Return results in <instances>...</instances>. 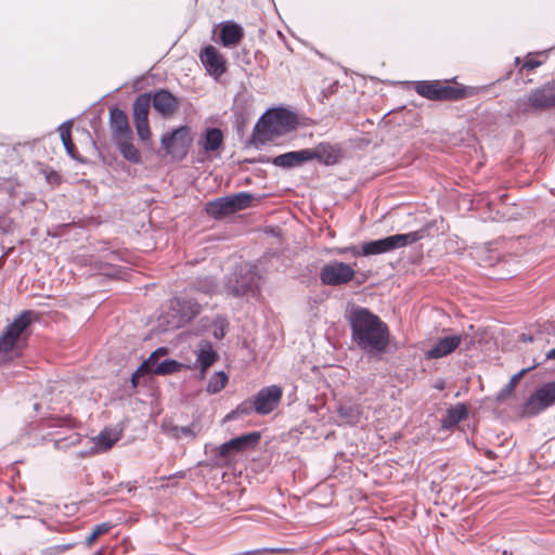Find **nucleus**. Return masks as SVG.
Instances as JSON below:
<instances>
[{"label": "nucleus", "instance_id": "nucleus-10", "mask_svg": "<svg viewBox=\"0 0 555 555\" xmlns=\"http://www.w3.org/2000/svg\"><path fill=\"white\" fill-rule=\"evenodd\" d=\"M162 147L167 154L184 157L191 143L190 129L188 126H180L170 132L165 133L160 140Z\"/></svg>", "mask_w": 555, "mask_h": 555}, {"label": "nucleus", "instance_id": "nucleus-45", "mask_svg": "<svg viewBox=\"0 0 555 555\" xmlns=\"http://www.w3.org/2000/svg\"><path fill=\"white\" fill-rule=\"evenodd\" d=\"M545 359L546 360H555V347L546 352Z\"/></svg>", "mask_w": 555, "mask_h": 555}, {"label": "nucleus", "instance_id": "nucleus-26", "mask_svg": "<svg viewBox=\"0 0 555 555\" xmlns=\"http://www.w3.org/2000/svg\"><path fill=\"white\" fill-rule=\"evenodd\" d=\"M72 120H66L63 124L59 126V132L62 140V143L64 145V149L66 153L72 157L76 158V146L72 141Z\"/></svg>", "mask_w": 555, "mask_h": 555}, {"label": "nucleus", "instance_id": "nucleus-24", "mask_svg": "<svg viewBox=\"0 0 555 555\" xmlns=\"http://www.w3.org/2000/svg\"><path fill=\"white\" fill-rule=\"evenodd\" d=\"M31 322V311L25 310L21 312L14 320L8 324L5 332L18 338L22 333L29 326Z\"/></svg>", "mask_w": 555, "mask_h": 555}, {"label": "nucleus", "instance_id": "nucleus-39", "mask_svg": "<svg viewBox=\"0 0 555 555\" xmlns=\"http://www.w3.org/2000/svg\"><path fill=\"white\" fill-rule=\"evenodd\" d=\"M177 305L182 307V305H188L189 309H190V314L186 315L189 319H191L192 317H194L195 314L198 313L199 311V305L193 300V299H190V300H186V301H181L180 299L177 300Z\"/></svg>", "mask_w": 555, "mask_h": 555}, {"label": "nucleus", "instance_id": "nucleus-38", "mask_svg": "<svg viewBox=\"0 0 555 555\" xmlns=\"http://www.w3.org/2000/svg\"><path fill=\"white\" fill-rule=\"evenodd\" d=\"M134 126L139 138L147 141L151 137L149 120H134Z\"/></svg>", "mask_w": 555, "mask_h": 555}, {"label": "nucleus", "instance_id": "nucleus-4", "mask_svg": "<svg viewBox=\"0 0 555 555\" xmlns=\"http://www.w3.org/2000/svg\"><path fill=\"white\" fill-rule=\"evenodd\" d=\"M555 107V79L518 98L513 107L516 115L540 112Z\"/></svg>", "mask_w": 555, "mask_h": 555}, {"label": "nucleus", "instance_id": "nucleus-50", "mask_svg": "<svg viewBox=\"0 0 555 555\" xmlns=\"http://www.w3.org/2000/svg\"><path fill=\"white\" fill-rule=\"evenodd\" d=\"M215 336H216L217 338L222 337V336H223V332H222V331H220V332H216V333H215Z\"/></svg>", "mask_w": 555, "mask_h": 555}, {"label": "nucleus", "instance_id": "nucleus-27", "mask_svg": "<svg viewBox=\"0 0 555 555\" xmlns=\"http://www.w3.org/2000/svg\"><path fill=\"white\" fill-rule=\"evenodd\" d=\"M151 106V96L147 93L140 94L133 103V119L149 120V111Z\"/></svg>", "mask_w": 555, "mask_h": 555}, {"label": "nucleus", "instance_id": "nucleus-49", "mask_svg": "<svg viewBox=\"0 0 555 555\" xmlns=\"http://www.w3.org/2000/svg\"><path fill=\"white\" fill-rule=\"evenodd\" d=\"M215 336H216L217 338L222 337V336H223V332H222V331H220V332H216V333H215Z\"/></svg>", "mask_w": 555, "mask_h": 555}, {"label": "nucleus", "instance_id": "nucleus-54", "mask_svg": "<svg viewBox=\"0 0 555 555\" xmlns=\"http://www.w3.org/2000/svg\"><path fill=\"white\" fill-rule=\"evenodd\" d=\"M101 554H102L101 551L95 552V555H101Z\"/></svg>", "mask_w": 555, "mask_h": 555}, {"label": "nucleus", "instance_id": "nucleus-52", "mask_svg": "<svg viewBox=\"0 0 555 555\" xmlns=\"http://www.w3.org/2000/svg\"><path fill=\"white\" fill-rule=\"evenodd\" d=\"M352 416H353V414H352V410H351V409H349V414H348L349 420H350Z\"/></svg>", "mask_w": 555, "mask_h": 555}, {"label": "nucleus", "instance_id": "nucleus-33", "mask_svg": "<svg viewBox=\"0 0 555 555\" xmlns=\"http://www.w3.org/2000/svg\"><path fill=\"white\" fill-rule=\"evenodd\" d=\"M253 412H256L254 400H245L242 403H240L235 410L231 411L225 416V420H235L241 415H248Z\"/></svg>", "mask_w": 555, "mask_h": 555}, {"label": "nucleus", "instance_id": "nucleus-25", "mask_svg": "<svg viewBox=\"0 0 555 555\" xmlns=\"http://www.w3.org/2000/svg\"><path fill=\"white\" fill-rule=\"evenodd\" d=\"M130 139L116 140V144L122 157L132 164H140L142 158L139 150L129 141Z\"/></svg>", "mask_w": 555, "mask_h": 555}, {"label": "nucleus", "instance_id": "nucleus-8", "mask_svg": "<svg viewBox=\"0 0 555 555\" xmlns=\"http://www.w3.org/2000/svg\"><path fill=\"white\" fill-rule=\"evenodd\" d=\"M253 195L247 192H240L233 195L219 197L206 205V211L209 216L219 218L233 214L250 206Z\"/></svg>", "mask_w": 555, "mask_h": 555}, {"label": "nucleus", "instance_id": "nucleus-13", "mask_svg": "<svg viewBox=\"0 0 555 555\" xmlns=\"http://www.w3.org/2000/svg\"><path fill=\"white\" fill-rule=\"evenodd\" d=\"M323 285L338 286L347 283V264L340 261H332L324 264L319 273Z\"/></svg>", "mask_w": 555, "mask_h": 555}, {"label": "nucleus", "instance_id": "nucleus-3", "mask_svg": "<svg viewBox=\"0 0 555 555\" xmlns=\"http://www.w3.org/2000/svg\"><path fill=\"white\" fill-rule=\"evenodd\" d=\"M298 124L297 116L285 108H271L267 111L255 126V131L263 140L286 134L294 130Z\"/></svg>", "mask_w": 555, "mask_h": 555}, {"label": "nucleus", "instance_id": "nucleus-34", "mask_svg": "<svg viewBox=\"0 0 555 555\" xmlns=\"http://www.w3.org/2000/svg\"><path fill=\"white\" fill-rule=\"evenodd\" d=\"M80 441V436L76 433H72L68 436L53 441L54 448L60 450H66L67 448L77 444Z\"/></svg>", "mask_w": 555, "mask_h": 555}, {"label": "nucleus", "instance_id": "nucleus-15", "mask_svg": "<svg viewBox=\"0 0 555 555\" xmlns=\"http://www.w3.org/2000/svg\"><path fill=\"white\" fill-rule=\"evenodd\" d=\"M109 125L115 141L119 139L131 138L132 132L129 126L128 117L122 109L114 107L109 111Z\"/></svg>", "mask_w": 555, "mask_h": 555}, {"label": "nucleus", "instance_id": "nucleus-28", "mask_svg": "<svg viewBox=\"0 0 555 555\" xmlns=\"http://www.w3.org/2000/svg\"><path fill=\"white\" fill-rule=\"evenodd\" d=\"M540 363L533 364L529 367L520 370L518 373L514 374L512 378L509 379L508 384L502 388L498 393V400L502 401L505 400L515 389L516 385L519 383V380L531 370L537 367Z\"/></svg>", "mask_w": 555, "mask_h": 555}, {"label": "nucleus", "instance_id": "nucleus-47", "mask_svg": "<svg viewBox=\"0 0 555 555\" xmlns=\"http://www.w3.org/2000/svg\"><path fill=\"white\" fill-rule=\"evenodd\" d=\"M521 339H522V341H532L533 340L532 336L525 335V334L521 336Z\"/></svg>", "mask_w": 555, "mask_h": 555}, {"label": "nucleus", "instance_id": "nucleus-17", "mask_svg": "<svg viewBox=\"0 0 555 555\" xmlns=\"http://www.w3.org/2000/svg\"><path fill=\"white\" fill-rule=\"evenodd\" d=\"M310 160L317 159L319 163L330 166L338 163L341 157L339 150L328 143H320L313 149H307Z\"/></svg>", "mask_w": 555, "mask_h": 555}, {"label": "nucleus", "instance_id": "nucleus-51", "mask_svg": "<svg viewBox=\"0 0 555 555\" xmlns=\"http://www.w3.org/2000/svg\"><path fill=\"white\" fill-rule=\"evenodd\" d=\"M173 476H177V477H183V476H184V473L180 472V473L175 474Z\"/></svg>", "mask_w": 555, "mask_h": 555}, {"label": "nucleus", "instance_id": "nucleus-20", "mask_svg": "<svg viewBox=\"0 0 555 555\" xmlns=\"http://www.w3.org/2000/svg\"><path fill=\"white\" fill-rule=\"evenodd\" d=\"M218 354L214 350L211 343L203 341L196 352L195 366L201 371L202 374L206 372L217 360Z\"/></svg>", "mask_w": 555, "mask_h": 555}, {"label": "nucleus", "instance_id": "nucleus-16", "mask_svg": "<svg viewBox=\"0 0 555 555\" xmlns=\"http://www.w3.org/2000/svg\"><path fill=\"white\" fill-rule=\"evenodd\" d=\"M462 343L461 335L440 338L435 346L426 351L427 359H440L452 353Z\"/></svg>", "mask_w": 555, "mask_h": 555}, {"label": "nucleus", "instance_id": "nucleus-5", "mask_svg": "<svg viewBox=\"0 0 555 555\" xmlns=\"http://www.w3.org/2000/svg\"><path fill=\"white\" fill-rule=\"evenodd\" d=\"M260 438L261 435L259 431H251L232 438L218 447H214L211 449V459L218 466L227 465L230 463V460L233 455L255 448L260 441Z\"/></svg>", "mask_w": 555, "mask_h": 555}, {"label": "nucleus", "instance_id": "nucleus-11", "mask_svg": "<svg viewBox=\"0 0 555 555\" xmlns=\"http://www.w3.org/2000/svg\"><path fill=\"white\" fill-rule=\"evenodd\" d=\"M282 398V389L272 385L261 388L254 398L256 413L266 415L271 413L279 404Z\"/></svg>", "mask_w": 555, "mask_h": 555}, {"label": "nucleus", "instance_id": "nucleus-44", "mask_svg": "<svg viewBox=\"0 0 555 555\" xmlns=\"http://www.w3.org/2000/svg\"><path fill=\"white\" fill-rule=\"evenodd\" d=\"M262 552H263V550H259V548H257V550L246 551V552L241 553V554H238V555H259V554H261Z\"/></svg>", "mask_w": 555, "mask_h": 555}, {"label": "nucleus", "instance_id": "nucleus-23", "mask_svg": "<svg viewBox=\"0 0 555 555\" xmlns=\"http://www.w3.org/2000/svg\"><path fill=\"white\" fill-rule=\"evenodd\" d=\"M468 416V408L464 403H457L447 410L446 416L441 420L443 429H451Z\"/></svg>", "mask_w": 555, "mask_h": 555}, {"label": "nucleus", "instance_id": "nucleus-46", "mask_svg": "<svg viewBox=\"0 0 555 555\" xmlns=\"http://www.w3.org/2000/svg\"><path fill=\"white\" fill-rule=\"evenodd\" d=\"M485 455H486L488 459H490V460H493V459H495V457H496V454H495L492 450H490V449H488V450H486V451H485Z\"/></svg>", "mask_w": 555, "mask_h": 555}, {"label": "nucleus", "instance_id": "nucleus-30", "mask_svg": "<svg viewBox=\"0 0 555 555\" xmlns=\"http://www.w3.org/2000/svg\"><path fill=\"white\" fill-rule=\"evenodd\" d=\"M193 287L205 294L215 293L218 288V283L212 276H201L193 282Z\"/></svg>", "mask_w": 555, "mask_h": 555}, {"label": "nucleus", "instance_id": "nucleus-48", "mask_svg": "<svg viewBox=\"0 0 555 555\" xmlns=\"http://www.w3.org/2000/svg\"><path fill=\"white\" fill-rule=\"evenodd\" d=\"M353 274H354V271L349 267V273H348L349 281H351L353 279Z\"/></svg>", "mask_w": 555, "mask_h": 555}, {"label": "nucleus", "instance_id": "nucleus-35", "mask_svg": "<svg viewBox=\"0 0 555 555\" xmlns=\"http://www.w3.org/2000/svg\"><path fill=\"white\" fill-rule=\"evenodd\" d=\"M170 434L175 438H181V437H190L195 438L197 433L193 425L191 426H172L170 429Z\"/></svg>", "mask_w": 555, "mask_h": 555}, {"label": "nucleus", "instance_id": "nucleus-1", "mask_svg": "<svg viewBox=\"0 0 555 555\" xmlns=\"http://www.w3.org/2000/svg\"><path fill=\"white\" fill-rule=\"evenodd\" d=\"M352 341L370 359L383 360L391 352L389 326L367 308L353 306L349 311Z\"/></svg>", "mask_w": 555, "mask_h": 555}, {"label": "nucleus", "instance_id": "nucleus-36", "mask_svg": "<svg viewBox=\"0 0 555 555\" xmlns=\"http://www.w3.org/2000/svg\"><path fill=\"white\" fill-rule=\"evenodd\" d=\"M17 339L15 336L10 335V332L3 331L0 336V352L7 353L11 351Z\"/></svg>", "mask_w": 555, "mask_h": 555}, {"label": "nucleus", "instance_id": "nucleus-6", "mask_svg": "<svg viewBox=\"0 0 555 555\" xmlns=\"http://www.w3.org/2000/svg\"><path fill=\"white\" fill-rule=\"evenodd\" d=\"M416 93L430 101H456L466 96V89L460 86H449L440 80L414 81Z\"/></svg>", "mask_w": 555, "mask_h": 555}, {"label": "nucleus", "instance_id": "nucleus-53", "mask_svg": "<svg viewBox=\"0 0 555 555\" xmlns=\"http://www.w3.org/2000/svg\"><path fill=\"white\" fill-rule=\"evenodd\" d=\"M552 330L555 333V322H553V324H552Z\"/></svg>", "mask_w": 555, "mask_h": 555}, {"label": "nucleus", "instance_id": "nucleus-41", "mask_svg": "<svg viewBox=\"0 0 555 555\" xmlns=\"http://www.w3.org/2000/svg\"><path fill=\"white\" fill-rule=\"evenodd\" d=\"M540 64H541L540 61L529 59L522 64L521 68L526 69V70H532V69L537 68L538 66H540Z\"/></svg>", "mask_w": 555, "mask_h": 555}, {"label": "nucleus", "instance_id": "nucleus-29", "mask_svg": "<svg viewBox=\"0 0 555 555\" xmlns=\"http://www.w3.org/2000/svg\"><path fill=\"white\" fill-rule=\"evenodd\" d=\"M159 358L156 357V353H151L150 357L143 361V363L137 369V371L131 376V382L133 385L137 384V379L144 373H153L155 374L156 366L160 363Z\"/></svg>", "mask_w": 555, "mask_h": 555}, {"label": "nucleus", "instance_id": "nucleus-7", "mask_svg": "<svg viewBox=\"0 0 555 555\" xmlns=\"http://www.w3.org/2000/svg\"><path fill=\"white\" fill-rule=\"evenodd\" d=\"M261 276L257 267L246 263L228 282V291L234 296L254 294L259 288Z\"/></svg>", "mask_w": 555, "mask_h": 555}, {"label": "nucleus", "instance_id": "nucleus-42", "mask_svg": "<svg viewBox=\"0 0 555 555\" xmlns=\"http://www.w3.org/2000/svg\"><path fill=\"white\" fill-rule=\"evenodd\" d=\"M99 538L98 534H94V531L92 530L91 533L86 538V544L87 546H91L92 543Z\"/></svg>", "mask_w": 555, "mask_h": 555}, {"label": "nucleus", "instance_id": "nucleus-32", "mask_svg": "<svg viewBox=\"0 0 555 555\" xmlns=\"http://www.w3.org/2000/svg\"><path fill=\"white\" fill-rule=\"evenodd\" d=\"M183 365L172 359L163 360L155 370L156 375H168L181 370Z\"/></svg>", "mask_w": 555, "mask_h": 555}, {"label": "nucleus", "instance_id": "nucleus-18", "mask_svg": "<svg viewBox=\"0 0 555 555\" xmlns=\"http://www.w3.org/2000/svg\"><path fill=\"white\" fill-rule=\"evenodd\" d=\"M309 160L310 155L308 154L307 149H304L278 155L271 160V163L276 167L293 168Z\"/></svg>", "mask_w": 555, "mask_h": 555}, {"label": "nucleus", "instance_id": "nucleus-40", "mask_svg": "<svg viewBox=\"0 0 555 555\" xmlns=\"http://www.w3.org/2000/svg\"><path fill=\"white\" fill-rule=\"evenodd\" d=\"M112 529V525L109 522H102L96 525L93 528L94 534H98L99 537L102 534L107 533Z\"/></svg>", "mask_w": 555, "mask_h": 555}, {"label": "nucleus", "instance_id": "nucleus-31", "mask_svg": "<svg viewBox=\"0 0 555 555\" xmlns=\"http://www.w3.org/2000/svg\"><path fill=\"white\" fill-rule=\"evenodd\" d=\"M228 383V375L223 371L216 372L207 384V391L209 393H217L221 391Z\"/></svg>", "mask_w": 555, "mask_h": 555}, {"label": "nucleus", "instance_id": "nucleus-2", "mask_svg": "<svg viewBox=\"0 0 555 555\" xmlns=\"http://www.w3.org/2000/svg\"><path fill=\"white\" fill-rule=\"evenodd\" d=\"M435 225L436 221H430L416 231L404 234H395L364 243L361 247V250H357L356 247H349V251H351L354 256H371L392 251L395 249L412 245L423 238L431 236V230Z\"/></svg>", "mask_w": 555, "mask_h": 555}, {"label": "nucleus", "instance_id": "nucleus-37", "mask_svg": "<svg viewBox=\"0 0 555 555\" xmlns=\"http://www.w3.org/2000/svg\"><path fill=\"white\" fill-rule=\"evenodd\" d=\"M75 545V543H66V544H55L48 547H44L41 551L42 555H61L64 552L68 551Z\"/></svg>", "mask_w": 555, "mask_h": 555}, {"label": "nucleus", "instance_id": "nucleus-43", "mask_svg": "<svg viewBox=\"0 0 555 555\" xmlns=\"http://www.w3.org/2000/svg\"><path fill=\"white\" fill-rule=\"evenodd\" d=\"M167 352H168L167 348L160 347V348L156 349L153 353H156V357L160 358V357L167 354Z\"/></svg>", "mask_w": 555, "mask_h": 555}, {"label": "nucleus", "instance_id": "nucleus-9", "mask_svg": "<svg viewBox=\"0 0 555 555\" xmlns=\"http://www.w3.org/2000/svg\"><path fill=\"white\" fill-rule=\"evenodd\" d=\"M555 403V380L537 389L522 404L521 415L533 417Z\"/></svg>", "mask_w": 555, "mask_h": 555}, {"label": "nucleus", "instance_id": "nucleus-19", "mask_svg": "<svg viewBox=\"0 0 555 555\" xmlns=\"http://www.w3.org/2000/svg\"><path fill=\"white\" fill-rule=\"evenodd\" d=\"M244 37V30L241 25L227 21L220 24V41L223 47L237 44Z\"/></svg>", "mask_w": 555, "mask_h": 555}, {"label": "nucleus", "instance_id": "nucleus-22", "mask_svg": "<svg viewBox=\"0 0 555 555\" xmlns=\"http://www.w3.org/2000/svg\"><path fill=\"white\" fill-rule=\"evenodd\" d=\"M223 143V133L219 128H207L198 140L206 153L216 152Z\"/></svg>", "mask_w": 555, "mask_h": 555}, {"label": "nucleus", "instance_id": "nucleus-12", "mask_svg": "<svg viewBox=\"0 0 555 555\" xmlns=\"http://www.w3.org/2000/svg\"><path fill=\"white\" fill-rule=\"evenodd\" d=\"M199 59L206 72L215 78L221 77L227 70L225 60L214 46H206Z\"/></svg>", "mask_w": 555, "mask_h": 555}, {"label": "nucleus", "instance_id": "nucleus-21", "mask_svg": "<svg viewBox=\"0 0 555 555\" xmlns=\"http://www.w3.org/2000/svg\"><path fill=\"white\" fill-rule=\"evenodd\" d=\"M118 440V436L113 431H101L96 437L92 439L93 446L90 450L81 452V455H89L93 453L105 452L109 450Z\"/></svg>", "mask_w": 555, "mask_h": 555}, {"label": "nucleus", "instance_id": "nucleus-14", "mask_svg": "<svg viewBox=\"0 0 555 555\" xmlns=\"http://www.w3.org/2000/svg\"><path fill=\"white\" fill-rule=\"evenodd\" d=\"M154 109L163 117L171 116L178 108V99L167 89L156 91L151 98Z\"/></svg>", "mask_w": 555, "mask_h": 555}]
</instances>
